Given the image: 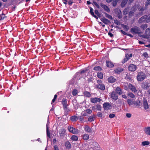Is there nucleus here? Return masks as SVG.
<instances>
[{
    "mask_svg": "<svg viewBox=\"0 0 150 150\" xmlns=\"http://www.w3.org/2000/svg\"><path fill=\"white\" fill-rule=\"evenodd\" d=\"M122 26L126 31L128 30L129 28L128 26L124 24L122 25Z\"/></svg>",
    "mask_w": 150,
    "mask_h": 150,
    "instance_id": "obj_39",
    "label": "nucleus"
},
{
    "mask_svg": "<svg viewBox=\"0 0 150 150\" xmlns=\"http://www.w3.org/2000/svg\"><path fill=\"white\" fill-rule=\"evenodd\" d=\"M129 88L132 92H136L137 91V88L132 84L129 83L128 86Z\"/></svg>",
    "mask_w": 150,
    "mask_h": 150,
    "instance_id": "obj_4",
    "label": "nucleus"
},
{
    "mask_svg": "<svg viewBox=\"0 0 150 150\" xmlns=\"http://www.w3.org/2000/svg\"><path fill=\"white\" fill-rule=\"evenodd\" d=\"M84 94L85 96L87 97H89L91 96V94L90 93L87 91L84 92Z\"/></svg>",
    "mask_w": 150,
    "mask_h": 150,
    "instance_id": "obj_41",
    "label": "nucleus"
},
{
    "mask_svg": "<svg viewBox=\"0 0 150 150\" xmlns=\"http://www.w3.org/2000/svg\"><path fill=\"white\" fill-rule=\"evenodd\" d=\"M146 77L145 74L142 71L139 72L137 76V80L139 81L144 80Z\"/></svg>",
    "mask_w": 150,
    "mask_h": 150,
    "instance_id": "obj_1",
    "label": "nucleus"
},
{
    "mask_svg": "<svg viewBox=\"0 0 150 150\" xmlns=\"http://www.w3.org/2000/svg\"><path fill=\"white\" fill-rule=\"evenodd\" d=\"M93 3L97 7V8H99V6L97 3L96 2H94Z\"/></svg>",
    "mask_w": 150,
    "mask_h": 150,
    "instance_id": "obj_61",
    "label": "nucleus"
},
{
    "mask_svg": "<svg viewBox=\"0 0 150 150\" xmlns=\"http://www.w3.org/2000/svg\"><path fill=\"white\" fill-rule=\"evenodd\" d=\"M67 102L66 99H64L62 100V104L63 105L64 108V109L65 110L67 111Z\"/></svg>",
    "mask_w": 150,
    "mask_h": 150,
    "instance_id": "obj_14",
    "label": "nucleus"
},
{
    "mask_svg": "<svg viewBox=\"0 0 150 150\" xmlns=\"http://www.w3.org/2000/svg\"><path fill=\"white\" fill-rule=\"evenodd\" d=\"M90 12L91 14L92 15H94V13L93 12V9L91 7H90Z\"/></svg>",
    "mask_w": 150,
    "mask_h": 150,
    "instance_id": "obj_58",
    "label": "nucleus"
},
{
    "mask_svg": "<svg viewBox=\"0 0 150 150\" xmlns=\"http://www.w3.org/2000/svg\"><path fill=\"white\" fill-rule=\"evenodd\" d=\"M74 128L72 127H71L69 126L68 127V129L69 132L72 133Z\"/></svg>",
    "mask_w": 150,
    "mask_h": 150,
    "instance_id": "obj_47",
    "label": "nucleus"
},
{
    "mask_svg": "<svg viewBox=\"0 0 150 150\" xmlns=\"http://www.w3.org/2000/svg\"><path fill=\"white\" fill-rule=\"evenodd\" d=\"M115 116L114 114L112 113L110 114L109 115V117L110 118H112L114 117Z\"/></svg>",
    "mask_w": 150,
    "mask_h": 150,
    "instance_id": "obj_54",
    "label": "nucleus"
},
{
    "mask_svg": "<svg viewBox=\"0 0 150 150\" xmlns=\"http://www.w3.org/2000/svg\"><path fill=\"white\" fill-rule=\"evenodd\" d=\"M103 107L105 110H108L110 108L111 106L109 103H106L103 104Z\"/></svg>",
    "mask_w": 150,
    "mask_h": 150,
    "instance_id": "obj_15",
    "label": "nucleus"
},
{
    "mask_svg": "<svg viewBox=\"0 0 150 150\" xmlns=\"http://www.w3.org/2000/svg\"><path fill=\"white\" fill-rule=\"evenodd\" d=\"M122 103V101L120 99H119L117 101V104L118 106H120Z\"/></svg>",
    "mask_w": 150,
    "mask_h": 150,
    "instance_id": "obj_49",
    "label": "nucleus"
},
{
    "mask_svg": "<svg viewBox=\"0 0 150 150\" xmlns=\"http://www.w3.org/2000/svg\"><path fill=\"white\" fill-rule=\"evenodd\" d=\"M127 102L129 105H131L132 104V101L130 99H128L127 100Z\"/></svg>",
    "mask_w": 150,
    "mask_h": 150,
    "instance_id": "obj_53",
    "label": "nucleus"
},
{
    "mask_svg": "<svg viewBox=\"0 0 150 150\" xmlns=\"http://www.w3.org/2000/svg\"><path fill=\"white\" fill-rule=\"evenodd\" d=\"M101 21L105 24H108L110 23V21L108 19L103 17L101 18Z\"/></svg>",
    "mask_w": 150,
    "mask_h": 150,
    "instance_id": "obj_21",
    "label": "nucleus"
},
{
    "mask_svg": "<svg viewBox=\"0 0 150 150\" xmlns=\"http://www.w3.org/2000/svg\"><path fill=\"white\" fill-rule=\"evenodd\" d=\"M129 59V55L128 54H126L125 59H123L122 62V63H125Z\"/></svg>",
    "mask_w": 150,
    "mask_h": 150,
    "instance_id": "obj_24",
    "label": "nucleus"
},
{
    "mask_svg": "<svg viewBox=\"0 0 150 150\" xmlns=\"http://www.w3.org/2000/svg\"><path fill=\"white\" fill-rule=\"evenodd\" d=\"M143 105L144 108L145 110L148 109L149 108V105L146 100L145 98L143 99Z\"/></svg>",
    "mask_w": 150,
    "mask_h": 150,
    "instance_id": "obj_11",
    "label": "nucleus"
},
{
    "mask_svg": "<svg viewBox=\"0 0 150 150\" xmlns=\"http://www.w3.org/2000/svg\"><path fill=\"white\" fill-rule=\"evenodd\" d=\"M145 33L147 36H149L150 35V29L147 28L146 30Z\"/></svg>",
    "mask_w": 150,
    "mask_h": 150,
    "instance_id": "obj_32",
    "label": "nucleus"
},
{
    "mask_svg": "<svg viewBox=\"0 0 150 150\" xmlns=\"http://www.w3.org/2000/svg\"><path fill=\"white\" fill-rule=\"evenodd\" d=\"M106 64L107 66L109 67L112 68L114 67L113 63L111 61H106Z\"/></svg>",
    "mask_w": 150,
    "mask_h": 150,
    "instance_id": "obj_18",
    "label": "nucleus"
},
{
    "mask_svg": "<svg viewBox=\"0 0 150 150\" xmlns=\"http://www.w3.org/2000/svg\"><path fill=\"white\" fill-rule=\"evenodd\" d=\"M137 68V66L133 64H130L128 67L129 70L131 71H135Z\"/></svg>",
    "mask_w": 150,
    "mask_h": 150,
    "instance_id": "obj_6",
    "label": "nucleus"
},
{
    "mask_svg": "<svg viewBox=\"0 0 150 150\" xmlns=\"http://www.w3.org/2000/svg\"><path fill=\"white\" fill-rule=\"evenodd\" d=\"M143 55L145 57H148V54L146 53V52H145L143 54Z\"/></svg>",
    "mask_w": 150,
    "mask_h": 150,
    "instance_id": "obj_63",
    "label": "nucleus"
},
{
    "mask_svg": "<svg viewBox=\"0 0 150 150\" xmlns=\"http://www.w3.org/2000/svg\"><path fill=\"white\" fill-rule=\"evenodd\" d=\"M101 101V99L98 98H92L91 99V102L96 103L97 102H100Z\"/></svg>",
    "mask_w": 150,
    "mask_h": 150,
    "instance_id": "obj_7",
    "label": "nucleus"
},
{
    "mask_svg": "<svg viewBox=\"0 0 150 150\" xmlns=\"http://www.w3.org/2000/svg\"><path fill=\"white\" fill-rule=\"evenodd\" d=\"M108 80L109 82L111 83L114 82L116 81V79L112 76L109 78Z\"/></svg>",
    "mask_w": 150,
    "mask_h": 150,
    "instance_id": "obj_23",
    "label": "nucleus"
},
{
    "mask_svg": "<svg viewBox=\"0 0 150 150\" xmlns=\"http://www.w3.org/2000/svg\"><path fill=\"white\" fill-rule=\"evenodd\" d=\"M150 22V14L148 15L147 16L146 23H149Z\"/></svg>",
    "mask_w": 150,
    "mask_h": 150,
    "instance_id": "obj_50",
    "label": "nucleus"
},
{
    "mask_svg": "<svg viewBox=\"0 0 150 150\" xmlns=\"http://www.w3.org/2000/svg\"><path fill=\"white\" fill-rule=\"evenodd\" d=\"M104 14L105 15V16L111 20H112V18L111 15L106 13H104Z\"/></svg>",
    "mask_w": 150,
    "mask_h": 150,
    "instance_id": "obj_33",
    "label": "nucleus"
},
{
    "mask_svg": "<svg viewBox=\"0 0 150 150\" xmlns=\"http://www.w3.org/2000/svg\"><path fill=\"white\" fill-rule=\"evenodd\" d=\"M79 132V131L78 129L74 128L72 133L74 134H78Z\"/></svg>",
    "mask_w": 150,
    "mask_h": 150,
    "instance_id": "obj_30",
    "label": "nucleus"
},
{
    "mask_svg": "<svg viewBox=\"0 0 150 150\" xmlns=\"http://www.w3.org/2000/svg\"><path fill=\"white\" fill-rule=\"evenodd\" d=\"M150 4V0H147L145 4V6L147 7Z\"/></svg>",
    "mask_w": 150,
    "mask_h": 150,
    "instance_id": "obj_52",
    "label": "nucleus"
},
{
    "mask_svg": "<svg viewBox=\"0 0 150 150\" xmlns=\"http://www.w3.org/2000/svg\"><path fill=\"white\" fill-rule=\"evenodd\" d=\"M96 109L98 110L101 111V107L99 105H96Z\"/></svg>",
    "mask_w": 150,
    "mask_h": 150,
    "instance_id": "obj_45",
    "label": "nucleus"
},
{
    "mask_svg": "<svg viewBox=\"0 0 150 150\" xmlns=\"http://www.w3.org/2000/svg\"><path fill=\"white\" fill-rule=\"evenodd\" d=\"M136 6H134L132 7L131 8V10L129 13V17H131L133 16L134 14V12L135 11L136 9Z\"/></svg>",
    "mask_w": 150,
    "mask_h": 150,
    "instance_id": "obj_9",
    "label": "nucleus"
},
{
    "mask_svg": "<svg viewBox=\"0 0 150 150\" xmlns=\"http://www.w3.org/2000/svg\"><path fill=\"white\" fill-rule=\"evenodd\" d=\"M140 101L139 100H137L135 102V104L137 105H139Z\"/></svg>",
    "mask_w": 150,
    "mask_h": 150,
    "instance_id": "obj_62",
    "label": "nucleus"
},
{
    "mask_svg": "<svg viewBox=\"0 0 150 150\" xmlns=\"http://www.w3.org/2000/svg\"><path fill=\"white\" fill-rule=\"evenodd\" d=\"M97 76L100 79H102L103 78V74L101 72H98L97 74Z\"/></svg>",
    "mask_w": 150,
    "mask_h": 150,
    "instance_id": "obj_37",
    "label": "nucleus"
},
{
    "mask_svg": "<svg viewBox=\"0 0 150 150\" xmlns=\"http://www.w3.org/2000/svg\"><path fill=\"white\" fill-rule=\"evenodd\" d=\"M95 119L94 117L92 116H90L89 118H88V121L90 122H92L93 121H94Z\"/></svg>",
    "mask_w": 150,
    "mask_h": 150,
    "instance_id": "obj_46",
    "label": "nucleus"
},
{
    "mask_svg": "<svg viewBox=\"0 0 150 150\" xmlns=\"http://www.w3.org/2000/svg\"><path fill=\"white\" fill-rule=\"evenodd\" d=\"M90 145H93L94 146L93 147V149H98L100 148V146L96 142H91L89 143Z\"/></svg>",
    "mask_w": 150,
    "mask_h": 150,
    "instance_id": "obj_8",
    "label": "nucleus"
},
{
    "mask_svg": "<svg viewBox=\"0 0 150 150\" xmlns=\"http://www.w3.org/2000/svg\"><path fill=\"white\" fill-rule=\"evenodd\" d=\"M100 6L102 8H103L108 13H109L110 12V9L107 6L103 3L100 4Z\"/></svg>",
    "mask_w": 150,
    "mask_h": 150,
    "instance_id": "obj_12",
    "label": "nucleus"
},
{
    "mask_svg": "<svg viewBox=\"0 0 150 150\" xmlns=\"http://www.w3.org/2000/svg\"><path fill=\"white\" fill-rule=\"evenodd\" d=\"M150 142L149 141H143L142 143V144L143 146H145L149 145Z\"/></svg>",
    "mask_w": 150,
    "mask_h": 150,
    "instance_id": "obj_31",
    "label": "nucleus"
},
{
    "mask_svg": "<svg viewBox=\"0 0 150 150\" xmlns=\"http://www.w3.org/2000/svg\"><path fill=\"white\" fill-rule=\"evenodd\" d=\"M117 11V16L119 18H120L122 17V14L121 11L119 9L117 8L115 9V11Z\"/></svg>",
    "mask_w": 150,
    "mask_h": 150,
    "instance_id": "obj_22",
    "label": "nucleus"
},
{
    "mask_svg": "<svg viewBox=\"0 0 150 150\" xmlns=\"http://www.w3.org/2000/svg\"><path fill=\"white\" fill-rule=\"evenodd\" d=\"M127 1L128 0H123L121 4V6L122 7H124L127 3Z\"/></svg>",
    "mask_w": 150,
    "mask_h": 150,
    "instance_id": "obj_25",
    "label": "nucleus"
},
{
    "mask_svg": "<svg viewBox=\"0 0 150 150\" xmlns=\"http://www.w3.org/2000/svg\"><path fill=\"white\" fill-rule=\"evenodd\" d=\"M65 146L68 149H70L71 147V144L69 141H67L66 142Z\"/></svg>",
    "mask_w": 150,
    "mask_h": 150,
    "instance_id": "obj_26",
    "label": "nucleus"
},
{
    "mask_svg": "<svg viewBox=\"0 0 150 150\" xmlns=\"http://www.w3.org/2000/svg\"><path fill=\"white\" fill-rule=\"evenodd\" d=\"M147 7H141L139 8V10L140 11H143L147 9Z\"/></svg>",
    "mask_w": 150,
    "mask_h": 150,
    "instance_id": "obj_35",
    "label": "nucleus"
},
{
    "mask_svg": "<svg viewBox=\"0 0 150 150\" xmlns=\"http://www.w3.org/2000/svg\"><path fill=\"white\" fill-rule=\"evenodd\" d=\"M97 116L98 117H102L103 116V114L101 112H99L97 113Z\"/></svg>",
    "mask_w": 150,
    "mask_h": 150,
    "instance_id": "obj_56",
    "label": "nucleus"
},
{
    "mask_svg": "<svg viewBox=\"0 0 150 150\" xmlns=\"http://www.w3.org/2000/svg\"><path fill=\"white\" fill-rule=\"evenodd\" d=\"M114 22L115 24L117 25H120V22L119 21L117 20H114Z\"/></svg>",
    "mask_w": 150,
    "mask_h": 150,
    "instance_id": "obj_55",
    "label": "nucleus"
},
{
    "mask_svg": "<svg viewBox=\"0 0 150 150\" xmlns=\"http://www.w3.org/2000/svg\"><path fill=\"white\" fill-rule=\"evenodd\" d=\"M71 139L72 141H77L78 139V137L76 135H72L71 137Z\"/></svg>",
    "mask_w": 150,
    "mask_h": 150,
    "instance_id": "obj_28",
    "label": "nucleus"
},
{
    "mask_svg": "<svg viewBox=\"0 0 150 150\" xmlns=\"http://www.w3.org/2000/svg\"><path fill=\"white\" fill-rule=\"evenodd\" d=\"M85 130L88 132H91V130L90 128L88 126H86L85 128Z\"/></svg>",
    "mask_w": 150,
    "mask_h": 150,
    "instance_id": "obj_27",
    "label": "nucleus"
},
{
    "mask_svg": "<svg viewBox=\"0 0 150 150\" xmlns=\"http://www.w3.org/2000/svg\"><path fill=\"white\" fill-rule=\"evenodd\" d=\"M117 1H116V0H113L112 3L113 6L114 7L115 6L117 5Z\"/></svg>",
    "mask_w": 150,
    "mask_h": 150,
    "instance_id": "obj_48",
    "label": "nucleus"
},
{
    "mask_svg": "<svg viewBox=\"0 0 150 150\" xmlns=\"http://www.w3.org/2000/svg\"><path fill=\"white\" fill-rule=\"evenodd\" d=\"M147 18V16H144L141 17L139 20V21L140 23H141L144 21H145L146 22V19Z\"/></svg>",
    "mask_w": 150,
    "mask_h": 150,
    "instance_id": "obj_17",
    "label": "nucleus"
},
{
    "mask_svg": "<svg viewBox=\"0 0 150 150\" xmlns=\"http://www.w3.org/2000/svg\"><path fill=\"white\" fill-rule=\"evenodd\" d=\"M54 150H59L57 146V145H55L54 146Z\"/></svg>",
    "mask_w": 150,
    "mask_h": 150,
    "instance_id": "obj_64",
    "label": "nucleus"
},
{
    "mask_svg": "<svg viewBox=\"0 0 150 150\" xmlns=\"http://www.w3.org/2000/svg\"><path fill=\"white\" fill-rule=\"evenodd\" d=\"M83 138L84 140H87L89 138V135L88 134H84L83 136Z\"/></svg>",
    "mask_w": 150,
    "mask_h": 150,
    "instance_id": "obj_34",
    "label": "nucleus"
},
{
    "mask_svg": "<svg viewBox=\"0 0 150 150\" xmlns=\"http://www.w3.org/2000/svg\"><path fill=\"white\" fill-rule=\"evenodd\" d=\"M126 115L128 118H130L131 117V114L129 113H126Z\"/></svg>",
    "mask_w": 150,
    "mask_h": 150,
    "instance_id": "obj_59",
    "label": "nucleus"
},
{
    "mask_svg": "<svg viewBox=\"0 0 150 150\" xmlns=\"http://www.w3.org/2000/svg\"><path fill=\"white\" fill-rule=\"evenodd\" d=\"M78 119V117L76 116H73L71 117V119L72 121H76Z\"/></svg>",
    "mask_w": 150,
    "mask_h": 150,
    "instance_id": "obj_29",
    "label": "nucleus"
},
{
    "mask_svg": "<svg viewBox=\"0 0 150 150\" xmlns=\"http://www.w3.org/2000/svg\"><path fill=\"white\" fill-rule=\"evenodd\" d=\"M124 69L122 68L118 67L115 69L114 71L116 73L120 74L123 71Z\"/></svg>",
    "mask_w": 150,
    "mask_h": 150,
    "instance_id": "obj_16",
    "label": "nucleus"
},
{
    "mask_svg": "<svg viewBox=\"0 0 150 150\" xmlns=\"http://www.w3.org/2000/svg\"><path fill=\"white\" fill-rule=\"evenodd\" d=\"M115 91L116 93L119 95H121L122 93V90L119 87H117L116 88Z\"/></svg>",
    "mask_w": 150,
    "mask_h": 150,
    "instance_id": "obj_19",
    "label": "nucleus"
},
{
    "mask_svg": "<svg viewBox=\"0 0 150 150\" xmlns=\"http://www.w3.org/2000/svg\"><path fill=\"white\" fill-rule=\"evenodd\" d=\"M140 30L139 28L137 27L132 28L131 29V31L132 32L134 33L135 34L139 33H140Z\"/></svg>",
    "mask_w": 150,
    "mask_h": 150,
    "instance_id": "obj_5",
    "label": "nucleus"
},
{
    "mask_svg": "<svg viewBox=\"0 0 150 150\" xmlns=\"http://www.w3.org/2000/svg\"><path fill=\"white\" fill-rule=\"evenodd\" d=\"M141 86L143 88L146 89H147L149 87V84L146 82H143L142 83Z\"/></svg>",
    "mask_w": 150,
    "mask_h": 150,
    "instance_id": "obj_13",
    "label": "nucleus"
},
{
    "mask_svg": "<svg viewBox=\"0 0 150 150\" xmlns=\"http://www.w3.org/2000/svg\"><path fill=\"white\" fill-rule=\"evenodd\" d=\"M93 69L96 71H100L102 70V69L99 66L95 67Z\"/></svg>",
    "mask_w": 150,
    "mask_h": 150,
    "instance_id": "obj_42",
    "label": "nucleus"
},
{
    "mask_svg": "<svg viewBox=\"0 0 150 150\" xmlns=\"http://www.w3.org/2000/svg\"><path fill=\"white\" fill-rule=\"evenodd\" d=\"M127 95L129 97L132 98H134L135 97V96L131 92L128 93Z\"/></svg>",
    "mask_w": 150,
    "mask_h": 150,
    "instance_id": "obj_36",
    "label": "nucleus"
},
{
    "mask_svg": "<svg viewBox=\"0 0 150 150\" xmlns=\"http://www.w3.org/2000/svg\"><path fill=\"white\" fill-rule=\"evenodd\" d=\"M47 137H48L49 138L50 137V132L48 129V128L47 125Z\"/></svg>",
    "mask_w": 150,
    "mask_h": 150,
    "instance_id": "obj_43",
    "label": "nucleus"
},
{
    "mask_svg": "<svg viewBox=\"0 0 150 150\" xmlns=\"http://www.w3.org/2000/svg\"><path fill=\"white\" fill-rule=\"evenodd\" d=\"M111 98L115 100H116L118 98L117 95L114 91L111 92Z\"/></svg>",
    "mask_w": 150,
    "mask_h": 150,
    "instance_id": "obj_10",
    "label": "nucleus"
},
{
    "mask_svg": "<svg viewBox=\"0 0 150 150\" xmlns=\"http://www.w3.org/2000/svg\"><path fill=\"white\" fill-rule=\"evenodd\" d=\"M129 11V8H126L123 11V14L124 15H126L127 14L128 12Z\"/></svg>",
    "mask_w": 150,
    "mask_h": 150,
    "instance_id": "obj_40",
    "label": "nucleus"
},
{
    "mask_svg": "<svg viewBox=\"0 0 150 150\" xmlns=\"http://www.w3.org/2000/svg\"><path fill=\"white\" fill-rule=\"evenodd\" d=\"M86 112L88 114H91L92 112V111L89 109H87L86 110Z\"/></svg>",
    "mask_w": 150,
    "mask_h": 150,
    "instance_id": "obj_57",
    "label": "nucleus"
},
{
    "mask_svg": "<svg viewBox=\"0 0 150 150\" xmlns=\"http://www.w3.org/2000/svg\"><path fill=\"white\" fill-rule=\"evenodd\" d=\"M77 90L75 89H74L72 91V93L73 96H75L77 94Z\"/></svg>",
    "mask_w": 150,
    "mask_h": 150,
    "instance_id": "obj_38",
    "label": "nucleus"
},
{
    "mask_svg": "<svg viewBox=\"0 0 150 150\" xmlns=\"http://www.w3.org/2000/svg\"><path fill=\"white\" fill-rule=\"evenodd\" d=\"M5 15L3 13L0 15V20H3L6 17Z\"/></svg>",
    "mask_w": 150,
    "mask_h": 150,
    "instance_id": "obj_44",
    "label": "nucleus"
},
{
    "mask_svg": "<svg viewBox=\"0 0 150 150\" xmlns=\"http://www.w3.org/2000/svg\"><path fill=\"white\" fill-rule=\"evenodd\" d=\"M147 27V25L146 24H144L142 25L141 26V28L144 30Z\"/></svg>",
    "mask_w": 150,
    "mask_h": 150,
    "instance_id": "obj_51",
    "label": "nucleus"
},
{
    "mask_svg": "<svg viewBox=\"0 0 150 150\" xmlns=\"http://www.w3.org/2000/svg\"><path fill=\"white\" fill-rule=\"evenodd\" d=\"M66 130L65 129L62 128L59 131V136L60 138H63L65 135Z\"/></svg>",
    "mask_w": 150,
    "mask_h": 150,
    "instance_id": "obj_3",
    "label": "nucleus"
},
{
    "mask_svg": "<svg viewBox=\"0 0 150 150\" xmlns=\"http://www.w3.org/2000/svg\"><path fill=\"white\" fill-rule=\"evenodd\" d=\"M98 84L96 85V87L102 90H104L105 89V86L104 84L102 83L101 81L100 80L98 81Z\"/></svg>",
    "mask_w": 150,
    "mask_h": 150,
    "instance_id": "obj_2",
    "label": "nucleus"
},
{
    "mask_svg": "<svg viewBox=\"0 0 150 150\" xmlns=\"http://www.w3.org/2000/svg\"><path fill=\"white\" fill-rule=\"evenodd\" d=\"M144 131L146 134L150 135V127L145 128L144 129Z\"/></svg>",
    "mask_w": 150,
    "mask_h": 150,
    "instance_id": "obj_20",
    "label": "nucleus"
},
{
    "mask_svg": "<svg viewBox=\"0 0 150 150\" xmlns=\"http://www.w3.org/2000/svg\"><path fill=\"white\" fill-rule=\"evenodd\" d=\"M95 13L98 16H99V15H100V14L98 12V11L97 10H96L95 11Z\"/></svg>",
    "mask_w": 150,
    "mask_h": 150,
    "instance_id": "obj_60",
    "label": "nucleus"
}]
</instances>
